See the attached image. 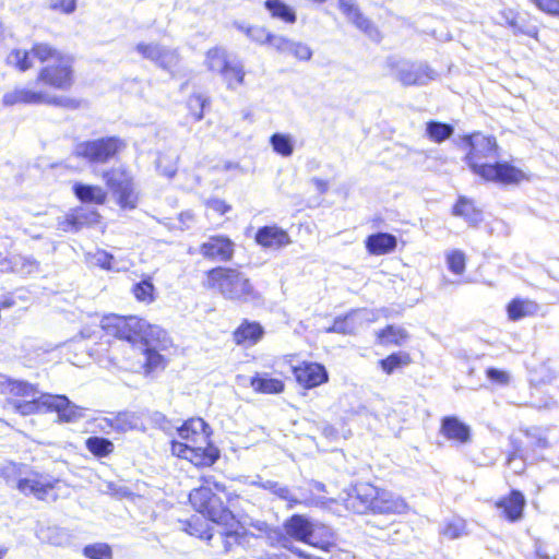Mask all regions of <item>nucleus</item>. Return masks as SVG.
<instances>
[{"instance_id":"obj_1","label":"nucleus","mask_w":559,"mask_h":559,"mask_svg":"<svg viewBox=\"0 0 559 559\" xmlns=\"http://www.w3.org/2000/svg\"><path fill=\"white\" fill-rule=\"evenodd\" d=\"M8 63L19 72H26L39 66L31 86H16L3 94L5 107L19 105H48L75 109L80 102L51 95L50 91L66 92L75 84V58L49 41H34L29 49H12Z\"/></svg>"},{"instance_id":"obj_2","label":"nucleus","mask_w":559,"mask_h":559,"mask_svg":"<svg viewBox=\"0 0 559 559\" xmlns=\"http://www.w3.org/2000/svg\"><path fill=\"white\" fill-rule=\"evenodd\" d=\"M464 151L463 160L468 169L488 183L503 187L520 186L531 180V175L509 160H495L500 156V145L493 134L472 131L460 136Z\"/></svg>"},{"instance_id":"obj_3","label":"nucleus","mask_w":559,"mask_h":559,"mask_svg":"<svg viewBox=\"0 0 559 559\" xmlns=\"http://www.w3.org/2000/svg\"><path fill=\"white\" fill-rule=\"evenodd\" d=\"M239 498L237 492L228 490L213 476H201L200 485L188 495L192 509L213 523H226L228 519H234L231 507Z\"/></svg>"},{"instance_id":"obj_4","label":"nucleus","mask_w":559,"mask_h":559,"mask_svg":"<svg viewBox=\"0 0 559 559\" xmlns=\"http://www.w3.org/2000/svg\"><path fill=\"white\" fill-rule=\"evenodd\" d=\"M347 510L355 514L396 515L407 510L406 501L371 483H358L345 500Z\"/></svg>"},{"instance_id":"obj_5","label":"nucleus","mask_w":559,"mask_h":559,"mask_svg":"<svg viewBox=\"0 0 559 559\" xmlns=\"http://www.w3.org/2000/svg\"><path fill=\"white\" fill-rule=\"evenodd\" d=\"M283 532L276 540L289 551L290 540L300 542L322 551H330L336 546L335 533L326 524L313 523L307 515L295 513L286 518L282 524ZM293 548V546H290Z\"/></svg>"},{"instance_id":"obj_6","label":"nucleus","mask_w":559,"mask_h":559,"mask_svg":"<svg viewBox=\"0 0 559 559\" xmlns=\"http://www.w3.org/2000/svg\"><path fill=\"white\" fill-rule=\"evenodd\" d=\"M202 286L217 292L230 300H242L255 296L254 287L239 266L215 265L204 272Z\"/></svg>"},{"instance_id":"obj_7","label":"nucleus","mask_w":559,"mask_h":559,"mask_svg":"<svg viewBox=\"0 0 559 559\" xmlns=\"http://www.w3.org/2000/svg\"><path fill=\"white\" fill-rule=\"evenodd\" d=\"M100 178L115 203L122 211H132L138 207L140 193L134 176L126 166L109 167L102 171Z\"/></svg>"},{"instance_id":"obj_8","label":"nucleus","mask_w":559,"mask_h":559,"mask_svg":"<svg viewBox=\"0 0 559 559\" xmlns=\"http://www.w3.org/2000/svg\"><path fill=\"white\" fill-rule=\"evenodd\" d=\"M153 328L146 320L136 316L110 313L102 320V329L107 335L131 344L147 345Z\"/></svg>"},{"instance_id":"obj_9","label":"nucleus","mask_w":559,"mask_h":559,"mask_svg":"<svg viewBox=\"0 0 559 559\" xmlns=\"http://www.w3.org/2000/svg\"><path fill=\"white\" fill-rule=\"evenodd\" d=\"M127 143L119 136H103L80 142L75 155L90 164H107L119 157Z\"/></svg>"},{"instance_id":"obj_10","label":"nucleus","mask_w":559,"mask_h":559,"mask_svg":"<svg viewBox=\"0 0 559 559\" xmlns=\"http://www.w3.org/2000/svg\"><path fill=\"white\" fill-rule=\"evenodd\" d=\"M169 450L173 456L189 462L197 469L211 468L221 457V450L212 438L191 447L186 443H177L176 439H171Z\"/></svg>"},{"instance_id":"obj_11","label":"nucleus","mask_w":559,"mask_h":559,"mask_svg":"<svg viewBox=\"0 0 559 559\" xmlns=\"http://www.w3.org/2000/svg\"><path fill=\"white\" fill-rule=\"evenodd\" d=\"M60 480L48 477L37 471H29L24 476H20L15 481L16 489L24 496H34L40 501H56L58 499V489Z\"/></svg>"},{"instance_id":"obj_12","label":"nucleus","mask_w":559,"mask_h":559,"mask_svg":"<svg viewBox=\"0 0 559 559\" xmlns=\"http://www.w3.org/2000/svg\"><path fill=\"white\" fill-rule=\"evenodd\" d=\"M135 50L142 58L153 61L158 68L175 76L179 68L181 57L178 49H166L153 43H139Z\"/></svg>"},{"instance_id":"obj_13","label":"nucleus","mask_w":559,"mask_h":559,"mask_svg":"<svg viewBox=\"0 0 559 559\" xmlns=\"http://www.w3.org/2000/svg\"><path fill=\"white\" fill-rule=\"evenodd\" d=\"M200 255L209 262H230L236 252V243L224 234H214L199 245Z\"/></svg>"},{"instance_id":"obj_14","label":"nucleus","mask_w":559,"mask_h":559,"mask_svg":"<svg viewBox=\"0 0 559 559\" xmlns=\"http://www.w3.org/2000/svg\"><path fill=\"white\" fill-rule=\"evenodd\" d=\"M290 370L296 384L306 391L319 388L330 379L326 367L317 361L301 360L292 366Z\"/></svg>"},{"instance_id":"obj_15","label":"nucleus","mask_w":559,"mask_h":559,"mask_svg":"<svg viewBox=\"0 0 559 559\" xmlns=\"http://www.w3.org/2000/svg\"><path fill=\"white\" fill-rule=\"evenodd\" d=\"M43 413H56L59 423H74L82 416V408L63 394H41Z\"/></svg>"},{"instance_id":"obj_16","label":"nucleus","mask_w":559,"mask_h":559,"mask_svg":"<svg viewBox=\"0 0 559 559\" xmlns=\"http://www.w3.org/2000/svg\"><path fill=\"white\" fill-rule=\"evenodd\" d=\"M102 215L97 210H87L83 207L71 209L57 222V229L62 233H78L84 227H91L99 224Z\"/></svg>"},{"instance_id":"obj_17","label":"nucleus","mask_w":559,"mask_h":559,"mask_svg":"<svg viewBox=\"0 0 559 559\" xmlns=\"http://www.w3.org/2000/svg\"><path fill=\"white\" fill-rule=\"evenodd\" d=\"M177 443L191 447L212 438L213 429L202 417H189L177 428Z\"/></svg>"},{"instance_id":"obj_18","label":"nucleus","mask_w":559,"mask_h":559,"mask_svg":"<svg viewBox=\"0 0 559 559\" xmlns=\"http://www.w3.org/2000/svg\"><path fill=\"white\" fill-rule=\"evenodd\" d=\"M493 506L499 510L503 520L509 523H516L524 518L526 499L521 490L511 489L507 495L498 498Z\"/></svg>"},{"instance_id":"obj_19","label":"nucleus","mask_w":559,"mask_h":559,"mask_svg":"<svg viewBox=\"0 0 559 559\" xmlns=\"http://www.w3.org/2000/svg\"><path fill=\"white\" fill-rule=\"evenodd\" d=\"M265 46L278 55L293 56L299 61H307L312 56L311 49L306 44L294 41L284 35L274 34L272 32L269 35Z\"/></svg>"},{"instance_id":"obj_20","label":"nucleus","mask_w":559,"mask_h":559,"mask_svg":"<svg viewBox=\"0 0 559 559\" xmlns=\"http://www.w3.org/2000/svg\"><path fill=\"white\" fill-rule=\"evenodd\" d=\"M254 241L263 249L278 250L288 246L292 239L287 230L277 225H267L258 228Z\"/></svg>"},{"instance_id":"obj_21","label":"nucleus","mask_w":559,"mask_h":559,"mask_svg":"<svg viewBox=\"0 0 559 559\" xmlns=\"http://www.w3.org/2000/svg\"><path fill=\"white\" fill-rule=\"evenodd\" d=\"M264 328L258 321L243 319L233 331V342L240 347H252L257 345L264 336Z\"/></svg>"},{"instance_id":"obj_22","label":"nucleus","mask_w":559,"mask_h":559,"mask_svg":"<svg viewBox=\"0 0 559 559\" xmlns=\"http://www.w3.org/2000/svg\"><path fill=\"white\" fill-rule=\"evenodd\" d=\"M217 524L224 526L221 532V538L225 551H229L234 547L242 545L248 542L250 537V533L235 514L234 519H228L226 523Z\"/></svg>"},{"instance_id":"obj_23","label":"nucleus","mask_w":559,"mask_h":559,"mask_svg":"<svg viewBox=\"0 0 559 559\" xmlns=\"http://www.w3.org/2000/svg\"><path fill=\"white\" fill-rule=\"evenodd\" d=\"M440 433L447 440L457 444H465L472 440L471 427L452 415L441 418Z\"/></svg>"},{"instance_id":"obj_24","label":"nucleus","mask_w":559,"mask_h":559,"mask_svg":"<svg viewBox=\"0 0 559 559\" xmlns=\"http://www.w3.org/2000/svg\"><path fill=\"white\" fill-rule=\"evenodd\" d=\"M436 78L435 71L425 63L411 62L397 73L399 81L404 86L424 85Z\"/></svg>"},{"instance_id":"obj_25","label":"nucleus","mask_w":559,"mask_h":559,"mask_svg":"<svg viewBox=\"0 0 559 559\" xmlns=\"http://www.w3.org/2000/svg\"><path fill=\"white\" fill-rule=\"evenodd\" d=\"M453 216L463 218L469 226L476 227L484 221L483 210L476 205L473 199L460 195L452 205Z\"/></svg>"},{"instance_id":"obj_26","label":"nucleus","mask_w":559,"mask_h":559,"mask_svg":"<svg viewBox=\"0 0 559 559\" xmlns=\"http://www.w3.org/2000/svg\"><path fill=\"white\" fill-rule=\"evenodd\" d=\"M409 337L405 328L395 324H386L374 334L376 344L382 347H401Z\"/></svg>"},{"instance_id":"obj_27","label":"nucleus","mask_w":559,"mask_h":559,"mask_svg":"<svg viewBox=\"0 0 559 559\" xmlns=\"http://www.w3.org/2000/svg\"><path fill=\"white\" fill-rule=\"evenodd\" d=\"M397 247V239L389 233H376L367 236L365 248L371 255H385L393 252Z\"/></svg>"},{"instance_id":"obj_28","label":"nucleus","mask_w":559,"mask_h":559,"mask_svg":"<svg viewBox=\"0 0 559 559\" xmlns=\"http://www.w3.org/2000/svg\"><path fill=\"white\" fill-rule=\"evenodd\" d=\"M72 191L75 198L84 204L104 205L108 200L107 191L98 185L75 182Z\"/></svg>"},{"instance_id":"obj_29","label":"nucleus","mask_w":559,"mask_h":559,"mask_svg":"<svg viewBox=\"0 0 559 559\" xmlns=\"http://www.w3.org/2000/svg\"><path fill=\"white\" fill-rule=\"evenodd\" d=\"M501 24L513 29L514 34L526 35L531 38L538 39L539 31L536 26L527 27L520 16V13L512 8L500 11Z\"/></svg>"},{"instance_id":"obj_30","label":"nucleus","mask_w":559,"mask_h":559,"mask_svg":"<svg viewBox=\"0 0 559 559\" xmlns=\"http://www.w3.org/2000/svg\"><path fill=\"white\" fill-rule=\"evenodd\" d=\"M250 386L258 394L275 395L285 391L283 379L270 377L267 373H255L250 379Z\"/></svg>"},{"instance_id":"obj_31","label":"nucleus","mask_w":559,"mask_h":559,"mask_svg":"<svg viewBox=\"0 0 559 559\" xmlns=\"http://www.w3.org/2000/svg\"><path fill=\"white\" fill-rule=\"evenodd\" d=\"M181 524L182 530L192 537L207 543L214 537V530L203 515L193 514L189 519L181 521Z\"/></svg>"},{"instance_id":"obj_32","label":"nucleus","mask_w":559,"mask_h":559,"mask_svg":"<svg viewBox=\"0 0 559 559\" xmlns=\"http://www.w3.org/2000/svg\"><path fill=\"white\" fill-rule=\"evenodd\" d=\"M538 309L539 307L534 300L519 297L512 298L506 307L508 319L513 322L535 316Z\"/></svg>"},{"instance_id":"obj_33","label":"nucleus","mask_w":559,"mask_h":559,"mask_svg":"<svg viewBox=\"0 0 559 559\" xmlns=\"http://www.w3.org/2000/svg\"><path fill=\"white\" fill-rule=\"evenodd\" d=\"M263 5L271 19L284 24H294L297 21L295 9L283 0H265Z\"/></svg>"},{"instance_id":"obj_34","label":"nucleus","mask_w":559,"mask_h":559,"mask_svg":"<svg viewBox=\"0 0 559 559\" xmlns=\"http://www.w3.org/2000/svg\"><path fill=\"white\" fill-rule=\"evenodd\" d=\"M142 354L144 356L142 370L145 376H152L164 371L169 362V359L165 355L159 353L156 348L147 345H145Z\"/></svg>"},{"instance_id":"obj_35","label":"nucleus","mask_w":559,"mask_h":559,"mask_svg":"<svg viewBox=\"0 0 559 559\" xmlns=\"http://www.w3.org/2000/svg\"><path fill=\"white\" fill-rule=\"evenodd\" d=\"M413 362V358L407 352H393L378 361L379 368L386 376H391L397 370H402Z\"/></svg>"},{"instance_id":"obj_36","label":"nucleus","mask_w":559,"mask_h":559,"mask_svg":"<svg viewBox=\"0 0 559 559\" xmlns=\"http://www.w3.org/2000/svg\"><path fill=\"white\" fill-rule=\"evenodd\" d=\"M219 74L226 86L234 90L243 84L246 71L239 60L231 58L226 67L222 68Z\"/></svg>"},{"instance_id":"obj_37","label":"nucleus","mask_w":559,"mask_h":559,"mask_svg":"<svg viewBox=\"0 0 559 559\" xmlns=\"http://www.w3.org/2000/svg\"><path fill=\"white\" fill-rule=\"evenodd\" d=\"M359 325L360 322L357 319L356 311H350L344 316L336 317L328 331L343 335H353L357 332Z\"/></svg>"},{"instance_id":"obj_38","label":"nucleus","mask_w":559,"mask_h":559,"mask_svg":"<svg viewBox=\"0 0 559 559\" xmlns=\"http://www.w3.org/2000/svg\"><path fill=\"white\" fill-rule=\"evenodd\" d=\"M426 136L433 143H442L450 139L454 133V128L450 123L429 120L425 129Z\"/></svg>"},{"instance_id":"obj_39","label":"nucleus","mask_w":559,"mask_h":559,"mask_svg":"<svg viewBox=\"0 0 559 559\" xmlns=\"http://www.w3.org/2000/svg\"><path fill=\"white\" fill-rule=\"evenodd\" d=\"M231 57L223 47H212L205 52V66L212 72L219 73L222 68L230 61Z\"/></svg>"},{"instance_id":"obj_40","label":"nucleus","mask_w":559,"mask_h":559,"mask_svg":"<svg viewBox=\"0 0 559 559\" xmlns=\"http://www.w3.org/2000/svg\"><path fill=\"white\" fill-rule=\"evenodd\" d=\"M360 32L367 35L371 40L376 43H380L383 38L382 33L378 28V26L361 11L356 13L349 20Z\"/></svg>"},{"instance_id":"obj_41","label":"nucleus","mask_w":559,"mask_h":559,"mask_svg":"<svg viewBox=\"0 0 559 559\" xmlns=\"http://www.w3.org/2000/svg\"><path fill=\"white\" fill-rule=\"evenodd\" d=\"M85 448L92 453L95 457L102 459L109 456L114 450V443L103 437H90L85 440Z\"/></svg>"},{"instance_id":"obj_42","label":"nucleus","mask_w":559,"mask_h":559,"mask_svg":"<svg viewBox=\"0 0 559 559\" xmlns=\"http://www.w3.org/2000/svg\"><path fill=\"white\" fill-rule=\"evenodd\" d=\"M131 292L139 302L152 304L155 300V287L150 276L135 283Z\"/></svg>"},{"instance_id":"obj_43","label":"nucleus","mask_w":559,"mask_h":559,"mask_svg":"<svg viewBox=\"0 0 559 559\" xmlns=\"http://www.w3.org/2000/svg\"><path fill=\"white\" fill-rule=\"evenodd\" d=\"M522 432L524 437L530 441L527 450H531L533 452L535 460H543L538 452L549 449L551 447V443L548 440V438L542 433L533 432L528 428L523 429Z\"/></svg>"},{"instance_id":"obj_44","label":"nucleus","mask_w":559,"mask_h":559,"mask_svg":"<svg viewBox=\"0 0 559 559\" xmlns=\"http://www.w3.org/2000/svg\"><path fill=\"white\" fill-rule=\"evenodd\" d=\"M210 100L201 94H191L187 99L188 117L193 121H200L204 117V108Z\"/></svg>"},{"instance_id":"obj_45","label":"nucleus","mask_w":559,"mask_h":559,"mask_svg":"<svg viewBox=\"0 0 559 559\" xmlns=\"http://www.w3.org/2000/svg\"><path fill=\"white\" fill-rule=\"evenodd\" d=\"M466 521L462 518H453L447 521L441 528V535L447 539H456L467 534Z\"/></svg>"},{"instance_id":"obj_46","label":"nucleus","mask_w":559,"mask_h":559,"mask_svg":"<svg viewBox=\"0 0 559 559\" xmlns=\"http://www.w3.org/2000/svg\"><path fill=\"white\" fill-rule=\"evenodd\" d=\"M238 29L259 46H265L271 33L264 25H240Z\"/></svg>"},{"instance_id":"obj_47","label":"nucleus","mask_w":559,"mask_h":559,"mask_svg":"<svg viewBox=\"0 0 559 559\" xmlns=\"http://www.w3.org/2000/svg\"><path fill=\"white\" fill-rule=\"evenodd\" d=\"M82 554L87 559H112V549L106 543H94L84 546Z\"/></svg>"},{"instance_id":"obj_48","label":"nucleus","mask_w":559,"mask_h":559,"mask_svg":"<svg viewBox=\"0 0 559 559\" xmlns=\"http://www.w3.org/2000/svg\"><path fill=\"white\" fill-rule=\"evenodd\" d=\"M447 265L451 273L454 275H462L466 269V255L461 250H451L447 257Z\"/></svg>"},{"instance_id":"obj_49","label":"nucleus","mask_w":559,"mask_h":559,"mask_svg":"<svg viewBox=\"0 0 559 559\" xmlns=\"http://www.w3.org/2000/svg\"><path fill=\"white\" fill-rule=\"evenodd\" d=\"M28 399L29 400L22 401V402H19V401L14 402L13 403L14 409L24 416L43 413L41 394H39L38 396L35 395L34 397H28Z\"/></svg>"},{"instance_id":"obj_50","label":"nucleus","mask_w":559,"mask_h":559,"mask_svg":"<svg viewBox=\"0 0 559 559\" xmlns=\"http://www.w3.org/2000/svg\"><path fill=\"white\" fill-rule=\"evenodd\" d=\"M8 388L11 395L15 397L28 399L34 397L38 393L35 385L25 381H9Z\"/></svg>"},{"instance_id":"obj_51","label":"nucleus","mask_w":559,"mask_h":559,"mask_svg":"<svg viewBox=\"0 0 559 559\" xmlns=\"http://www.w3.org/2000/svg\"><path fill=\"white\" fill-rule=\"evenodd\" d=\"M269 491L281 500L287 502V509H293L298 506L300 501L292 493L290 489L286 486H281L277 483H271L267 486Z\"/></svg>"},{"instance_id":"obj_52","label":"nucleus","mask_w":559,"mask_h":559,"mask_svg":"<svg viewBox=\"0 0 559 559\" xmlns=\"http://www.w3.org/2000/svg\"><path fill=\"white\" fill-rule=\"evenodd\" d=\"M270 142L274 152L277 154L282 156H290L293 154L294 148L289 136L281 133H274L271 136Z\"/></svg>"},{"instance_id":"obj_53","label":"nucleus","mask_w":559,"mask_h":559,"mask_svg":"<svg viewBox=\"0 0 559 559\" xmlns=\"http://www.w3.org/2000/svg\"><path fill=\"white\" fill-rule=\"evenodd\" d=\"M108 425L116 431H128L134 426L133 416L128 412H120L108 419Z\"/></svg>"},{"instance_id":"obj_54","label":"nucleus","mask_w":559,"mask_h":559,"mask_svg":"<svg viewBox=\"0 0 559 559\" xmlns=\"http://www.w3.org/2000/svg\"><path fill=\"white\" fill-rule=\"evenodd\" d=\"M539 11L559 17V0H528Z\"/></svg>"},{"instance_id":"obj_55","label":"nucleus","mask_w":559,"mask_h":559,"mask_svg":"<svg viewBox=\"0 0 559 559\" xmlns=\"http://www.w3.org/2000/svg\"><path fill=\"white\" fill-rule=\"evenodd\" d=\"M49 8L62 14H70L76 9V0H50Z\"/></svg>"},{"instance_id":"obj_56","label":"nucleus","mask_w":559,"mask_h":559,"mask_svg":"<svg viewBox=\"0 0 559 559\" xmlns=\"http://www.w3.org/2000/svg\"><path fill=\"white\" fill-rule=\"evenodd\" d=\"M485 373H486V377L492 383H496L499 385H507L509 383L510 377H509V373L504 370H499V369L490 367V368L486 369Z\"/></svg>"},{"instance_id":"obj_57","label":"nucleus","mask_w":559,"mask_h":559,"mask_svg":"<svg viewBox=\"0 0 559 559\" xmlns=\"http://www.w3.org/2000/svg\"><path fill=\"white\" fill-rule=\"evenodd\" d=\"M509 450L507 452L527 457V445L516 436L509 437Z\"/></svg>"},{"instance_id":"obj_58","label":"nucleus","mask_w":559,"mask_h":559,"mask_svg":"<svg viewBox=\"0 0 559 559\" xmlns=\"http://www.w3.org/2000/svg\"><path fill=\"white\" fill-rule=\"evenodd\" d=\"M206 207L212 209L218 215H225L231 210V205L226 201L217 198L209 199L205 202Z\"/></svg>"},{"instance_id":"obj_59","label":"nucleus","mask_w":559,"mask_h":559,"mask_svg":"<svg viewBox=\"0 0 559 559\" xmlns=\"http://www.w3.org/2000/svg\"><path fill=\"white\" fill-rule=\"evenodd\" d=\"M522 462V466L521 468L514 471V473L516 475H521L524 473L525 468H526V464H525V461H526V457L524 456H521V455H518V454H513V453H510V452H507L506 453V459H504V465L509 468H513L514 467V464L515 462Z\"/></svg>"},{"instance_id":"obj_60","label":"nucleus","mask_w":559,"mask_h":559,"mask_svg":"<svg viewBox=\"0 0 559 559\" xmlns=\"http://www.w3.org/2000/svg\"><path fill=\"white\" fill-rule=\"evenodd\" d=\"M338 9L348 20L360 11L353 0H338Z\"/></svg>"},{"instance_id":"obj_61","label":"nucleus","mask_w":559,"mask_h":559,"mask_svg":"<svg viewBox=\"0 0 559 559\" xmlns=\"http://www.w3.org/2000/svg\"><path fill=\"white\" fill-rule=\"evenodd\" d=\"M287 548L281 549V548H272L269 550H265L259 559H289V555L287 554Z\"/></svg>"},{"instance_id":"obj_62","label":"nucleus","mask_w":559,"mask_h":559,"mask_svg":"<svg viewBox=\"0 0 559 559\" xmlns=\"http://www.w3.org/2000/svg\"><path fill=\"white\" fill-rule=\"evenodd\" d=\"M114 262H115L114 255L108 252H105V251H103L100 253V257L97 259V265L100 269L107 270V271L112 270Z\"/></svg>"},{"instance_id":"obj_63","label":"nucleus","mask_w":559,"mask_h":559,"mask_svg":"<svg viewBox=\"0 0 559 559\" xmlns=\"http://www.w3.org/2000/svg\"><path fill=\"white\" fill-rule=\"evenodd\" d=\"M7 548L0 545V559H3L7 555Z\"/></svg>"},{"instance_id":"obj_64","label":"nucleus","mask_w":559,"mask_h":559,"mask_svg":"<svg viewBox=\"0 0 559 559\" xmlns=\"http://www.w3.org/2000/svg\"><path fill=\"white\" fill-rule=\"evenodd\" d=\"M2 33H3V26H2V24L0 23V36L2 35Z\"/></svg>"}]
</instances>
